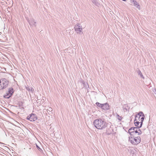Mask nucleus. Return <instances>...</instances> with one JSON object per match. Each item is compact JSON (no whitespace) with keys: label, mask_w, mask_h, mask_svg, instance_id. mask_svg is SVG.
Returning <instances> with one entry per match:
<instances>
[{"label":"nucleus","mask_w":156,"mask_h":156,"mask_svg":"<svg viewBox=\"0 0 156 156\" xmlns=\"http://www.w3.org/2000/svg\"><path fill=\"white\" fill-rule=\"evenodd\" d=\"M14 90L12 87H10L8 89V90L6 93V94L4 96L5 98H9L11 97L13 94Z\"/></svg>","instance_id":"obj_5"},{"label":"nucleus","mask_w":156,"mask_h":156,"mask_svg":"<svg viewBox=\"0 0 156 156\" xmlns=\"http://www.w3.org/2000/svg\"><path fill=\"white\" fill-rule=\"evenodd\" d=\"M137 129V127H131L129 129L128 132L131 136L134 135V133L135 130Z\"/></svg>","instance_id":"obj_9"},{"label":"nucleus","mask_w":156,"mask_h":156,"mask_svg":"<svg viewBox=\"0 0 156 156\" xmlns=\"http://www.w3.org/2000/svg\"><path fill=\"white\" fill-rule=\"evenodd\" d=\"M134 123L135 125V126H136L137 127V128H140L139 127L140 125H139V124L140 123V121H134Z\"/></svg>","instance_id":"obj_14"},{"label":"nucleus","mask_w":156,"mask_h":156,"mask_svg":"<svg viewBox=\"0 0 156 156\" xmlns=\"http://www.w3.org/2000/svg\"><path fill=\"white\" fill-rule=\"evenodd\" d=\"M27 119L30 121L33 122L36 121L37 119V118L36 115L32 113L27 116Z\"/></svg>","instance_id":"obj_6"},{"label":"nucleus","mask_w":156,"mask_h":156,"mask_svg":"<svg viewBox=\"0 0 156 156\" xmlns=\"http://www.w3.org/2000/svg\"><path fill=\"white\" fill-rule=\"evenodd\" d=\"M28 22L30 25L32 27H36V22L34 20L33 18L30 19L29 20H27Z\"/></svg>","instance_id":"obj_8"},{"label":"nucleus","mask_w":156,"mask_h":156,"mask_svg":"<svg viewBox=\"0 0 156 156\" xmlns=\"http://www.w3.org/2000/svg\"><path fill=\"white\" fill-rule=\"evenodd\" d=\"M94 127L98 129H103L108 126V123L104 119L99 118L95 119L93 122Z\"/></svg>","instance_id":"obj_1"},{"label":"nucleus","mask_w":156,"mask_h":156,"mask_svg":"<svg viewBox=\"0 0 156 156\" xmlns=\"http://www.w3.org/2000/svg\"><path fill=\"white\" fill-rule=\"evenodd\" d=\"M36 146L38 150L39 151H42V149L39 147V146L37 145L36 144Z\"/></svg>","instance_id":"obj_21"},{"label":"nucleus","mask_w":156,"mask_h":156,"mask_svg":"<svg viewBox=\"0 0 156 156\" xmlns=\"http://www.w3.org/2000/svg\"><path fill=\"white\" fill-rule=\"evenodd\" d=\"M53 109L51 107H49L48 109H44L43 110V112H47L48 114H49L50 113V112L52 111Z\"/></svg>","instance_id":"obj_12"},{"label":"nucleus","mask_w":156,"mask_h":156,"mask_svg":"<svg viewBox=\"0 0 156 156\" xmlns=\"http://www.w3.org/2000/svg\"><path fill=\"white\" fill-rule=\"evenodd\" d=\"M74 29L77 34H80V33L82 31V27L79 23H77L76 25L75 26Z\"/></svg>","instance_id":"obj_7"},{"label":"nucleus","mask_w":156,"mask_h":156,"mask_svg":"<svg viewBox=\"0 0 156 156\" xmlns=\"http://www.w3.org/2000/svg\"><path fill=\"white\" fill-rule=\"evenodd\" d=\"M96 105L98 107L101 108H102L103 104H101L99 102H97L96 103Z\"/></svg>","instance_id":"obj_16"},{"label":"nucleus","mask_w":156,"mask_h":156,"mask_svg":"<svg viewBox=\"0 0 156 156\" xmlns=\"http://www.w3.org/2000/svg\"><path fill=\"white\" fill-rule=\"evenodd\" d=\"M129 141L133 144L136 145L141 141V138L140 136L137 137H129Z\"/></svg>","instance_id":"obj_4"},{"label":"nucleus","mask_w":156,"mask_h":156,"mask_svg":"<svg viewBox=\"0 0 156 156\" xmlns=\"http://www.w3.org/2000/svg\"><path fill=\"white\" fill-rule=\"evenodd\" d=\"M138 73V74L139 75H140V76L143 79H144V77L142 74V73H141V71L140 70H139L137 72Z\"/></svg>","instance_id":"obj_15"},{"label":"nucleus","mask_w":156,"mask_h":156,"mask_svg":"<svg viewBox=\"0 0 156 156\" xmlns=\"http://www.w3.org/2000/svg\"><path fill=\"white\" fill-rule=\"evenodd\" d=\"M130 2H133L135 6H136V7L139 9H140V5L139 3L136 1L135 0H130Z\"/></svg>","instance_id":"obj_11"},{"label":"nucleus","mask_w":156,"mask_h":156,"mask_svg":"<svg viewBox=\"0 0 156 156\" xmlns=\"http://www.w3.org/2000/svg\"><path fill=\"white\" fill-rule=\"evenodd\" d=\"M137 131L138 132V129H137Z\"/></svg>","instance_id":"obj_24"},{"label":"nucleus","mask_w":156,"mask_h":156,"mask_svg":"<svg viewBox=\"0 0 156 156\" xmlns=\"http://www.w3.org/2000/svg\"><path fill=\"white\" fill-rule=\"evenodd\" d=\"M140 128H137V129L138 130V135H140L141 134V130L139 129Z\"/></svg>","instance_id":"obj_20"},{"label":"nucleus","mask_w":156,"mask_h":156,"mask_svg":"<svg viewBox=\"0 0 156 156\" xmlns=\"http://www.w3.org/2000/svg\"><path fill=\"white\" fill-rule=\"evenodd\" d=\"M93 3L95 5L98 6L99 4L96 0H93L92 1Z\"/></svg>","instance_id":"obj_17"},{"label":"nucleus","mask_w":156,"mask_h":156,"mask_svg":"<svg viewBox=\"0 0 156 156\" xmlns=\"http://www.w3.org/2000/svg\"><path fill=\"white\" fill-rule=\"evenodd\" d=\"M145 116L142 112H140L135 115V121H140V127H141L143 124V122Z\"/></svg>","instance_id":"obj_2"},{"label":"nucleus","mask_w":156,"mask_h":156,"mask_svg":"<svg viewBox=\"0 0 156 156\" xmlns=\"http://www.w3.org/2000/svg\"><path fill=\"white\" fill-rule=\"evenodd\" d=\"M137 129H136L135 130V131H134V135L136 133L138 135V132L137 131Z\"/></svg>","instance_id":"obj_22"},{"label":"nucleus","mask_w":156,"mask_h":156,"mask_svg":"<svg viewBox=\"0 0 156 156\" xmlns=\"http://www.w3.org/2000/svg\"><path fill=\"white\" fill-rule=\"evenodd\" d=\"M26 89L28 91H30L31 90L30 89V88L28 86L26 87Z\"/></svg>","instance_id":"obj_19"},{"label":"nucleus","mask_w":156,"mask_h":156,"mask_svg":"<svg viewBox=\"0 0 156 156\" xmlns=\"http://www.w3.org/2000/svg\"><path fill=\"white\" fill-rule=\"evenodd\" d=\"M82 83L83 84V87H85V88L87 89L88 88H89V86L87 83H85L83 81H82Z\"/></svg>","instance_id":"obj_13"},{"label":"nucleus","mask_w":156,"mask_h":156,"mask_svg":"<svg viewBox=\"0 0 156 156\" xmlns=\"http://www.w3.org/2000/svg\"><path fill=\"white\" fill-rule=\"evenodd\" d=\"M117 118L119 121H121L122 119V117L119 116L118 114H117Z\"/></svg>","instance_id":"obj_18"},{"label":"nucleus","mask_w":156,"mask_h":156,"mask_svg":"<svg viewBox=\"0 0 156 156\" xmlns=\"http://www.w3.org/2000/svg\"><path fill=\"white\" fill-rule=\"evenodd\" d=\"M105 110H107L109 108V106L108 104L107 103L103 104V105L101 108Z\"/></svg>","instance_id":"obj_10"},{"label":"nucleus","mask_w":156,"mask_h":156,"mask_svg":"<svg viewBox=\"0 0 156 156\" xmlns=\"http://www.w3.org/2000/svg\"><path fill=\"white\" fill-rule=\"evenodd\" d=\"M9 81L5 78H3L0 80V90H2L7 87Z\"/></svg>","instance_id":"obj_3"},{"label":"nucleus","mask_w":156,"mask_h":156,"mask_svg":"<svg viewBox=\"0 0 156 156\" xmlns=\"http://www.w3.org/2000/svg\"><path fill=\"white\" fill-rule=\"evenodd\" d=\"M10 0V2H12V0Z\"/></svg>","instance_id":"obj_23"}]
</instances>
